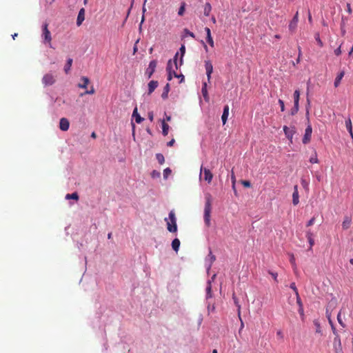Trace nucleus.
Returning a JSON list of instances; mask_svg holds the SVG:
<instances>
[{
    "label": "nucleus",
    "mask_w": 353,
    "mask_h": 353,
    "mask_svg": "<svg viewBox=\"0 0 353 353\" xmlns=\"http://www.w3.org/2000/svg\"><path fill=\"white\" fill-rule=\"evenodd\" d=\"M180 53H181V58L179 61V63L177 61V57L179 55V52H176L174 59L173 63L172 60H170L168 63L167 65V70L168 72V81H170L172 79V74L173 73L175 77H179L177 74L175 72V70L173 69V65H174V67L176 69H178L179 66H181L183 64V57L185 53V47L184 45H181L180 49H179Z\"/></svg>",
    "instance_id": "nucleus-1"
},
{
    "label": "nucleus",
    "mask_w": 353,
    "mask_h": 353,
    "mask_svg": "<svg viewBox=\"0 0 353 353\" xmlns=\"http://www.w3.org/2000/svg\"><path fill=\"white\" fill-rule=\"evenodd\" d=\"M205 203L204 208V221L208 227L210 225V214L212 210V196L210 194L205 195Z\"/></svg>",
    "instance_id": "nucleus-2"
},
{
    "label": "nucleus",
    "mask_w": 353,
    "mask_h": 353,
    "mask_svg": "<svg viewBox=\"0 0 353 353\" xmlns=\"http://www.w3.org/2000/svg\"><path fill=\"white\" fill-rule=\"evenodd\" d=\"M167 222V229L170 232H176L177 231L176 219L174 211L169 213V220L165 219Z\"/></svg>",
    "instance_id": "nucleus-3"
},
{
    "label": "nucleus",
    "mask_w": 353,
    "mask_h": 353,
    "mask_svg": "<svg viewBox=\"0 0 353 353\" xmlns=\"http://www.w3.org/2000/svg\"><path fill=\"white\" fill-rule=\"evenodd\" d=\"M48 24L45 23L42 26V38L44 43H48L50 48H52L51 41L52 37L50 30H48Z\"/></svg>",
    "instance_id": "nucleus-4"
},
{
    "label": "nucleus",
    "mask_w": 353,
    "mask_h": 353,
    "mask_svg": "<svg viewBox=\"0 0 353 353\" xmlns=\"http://www.w3.org/2000/svg\"><path fill=\"white\" fill-rule=\"evenodd\" d=\"M203 175V179L207 181L208 183L212 182L213 174L211 171L208 168H203L202 166L200 170V177H202Z\"/></svg>",
    "instance_id": "nucleus-5"
},
{
    "label": "nucleus",
    "mask_w": 353,
    "mask_h": 353,
    "mask_svg": "<svg viewBox=\"0 0 353 353\" xmlns=\"http://www.w3.org/2000/svg\"><path fill=\"white\" fill-rule=\"evenodd\" d=\"M333 347L335 353H343L341 341L339 336L334 337L333 341Z\"/></svg>",
    "instance_id": "nucleus-6"
},
{
    "label": "nucleus",
    "mask_w": 353,
    "mask_h": 353,
    "mask_svg": "<svg viewBox=\"0 0 353 353\" xmlns=\"http://www.w3.org/2000/svg\"><path fill=\"white\" fill-rule=\"evenodd\" d=\"M55 82V78L51 73L45 74L42 79V83L46 85H51Z\"/></svg>",
    "instance_id": "nucleus-7"
},
{
    "label": "nucleus",
    "mask_w": 353,
    "mask_h": 353,
    "mask_svg": "<svg viewBox=\"0 0 353 353\" xmlns=\"http://www.w3.org/2000/svg\"><path fill=\"white\" fill-rule=\"evenodd\" d=\"M312 128L311 125H308L305 130V134L302 139V141L304 144H307L310 141L312 137Z\"/></svg>",
    "instance_id": "nucleus-8"
},
{
    "label": "nucleus",
    "mask_w": 353,
    "mask_h": 353,
    "mask_svg": "<svg viewBox=\"0 0 353 353\" xmlns=\"http://www.w3.org/2000/svg\"><path fill=\"white\" fill-rule=\"evenodd\" d=\"M157 65V61L156 60H152L150 62L148 68L145 71V74L148 75V78H150L153 73L155 72Z\"/></svg>",
    "instance_id": "nucleus-9"
},
{
    "label": "nucleus",
    "mask_w": 353,
    "mask_h": 353,
    "mask_svg": "<svg viewBox=\"0 0 353 353\" xmlns=\"http://www.w3.org/2000/svg\"><path fill=\"white\" fill-rule=\"evenodd\" d=\"M205 68L206 70L208 81H210L211 79V74L213 72V65L210 61H205Z\"/></svg>",
    "instance_id": "nucleus-10"
},
{
    "label": "nucleus",
    "mask_w": 353,
    "mask_h": 353,
    "mask_svg": "<svg viewBox=\"0 0 353 353\" xmlns=\"http://www.w3.org/2000/svg\"><path fill=\"white\" fill-rule=\"evenodd\" d=\"M299 21V12H296L295 15L294 16L292 20L290 21L289 24V30L292 32H294L297 26V23Z\"/></svg>",
    "instance_id": "nucleus-11"
},
{
    "label": "nucleus",
    "mask_w": 353,
    "mask_h": 353,
    "mask_svg": "<svg viewBox=\"0 0 353 353\" xmlns=\"http://www.w3.org/2000/svg\"><path fill=\"white\" fill-rule=\"evenodd\" d=\"M292 203L294 205H297L299 203V196L297 185L294 186V192L292 193Z\"/></svg>",
    "instance_id": "nucleus-12"
},
{
    "label": "nucleus",
    "mask_w": 353,
    "mask_h": 353,
    "mask_svg": "<svg viewBox=\"0 0 353 353\" xmlns=\"http://www.w3.org/2000/svg\"><path fill=\"white\" fill-rule=\"evenodd\" d=\"M70 127L69 121L65 118H61L59 122V128L63 131H67Z\"/></svg>",
    "instance_id": "nucleus-13"
},
{
    "label": "nucleus",
    "mask_w": 353,
    "mask_h": 353,
    "mask_svg": "<svg viewBox=\"0 0 353 353\" xmlns=\"http://www.w3.org/2000/svg\"><path fill=\"white\" fill-rule=\"evenodd\" d=\"M85 19V10L84 8H81L78 14L77 19V25L78 26H80L83 21Z\"/></svg>",
    "instance_id": "nucleus-14"
},
{
    "label": "nucleus",
    "mask_w": 353,
    "mask_h": 353,
    "mask_svg": "<svg viewBox=\"0 0 353 353\" xmlns=\"http://www.w3.org/2000/svg\"><path fill=\"white\" fill-rule=\"evenodd\" d=\"M283 131H284V133L286 136V137L290 141H292V138H293V135L294 134V131L292 130H290L288 126L286 125H284L283 126Z\"/></svg>",
    "instance_id": "nucleus-15"
},
{
    "label": "nucleus",
    "mask_w": 353,
    "mask_h": 353,
    "mask_svg": "<svg viewBox=\"0 0 353 353\" xmlns=\"http://www.w3.org/2000/svg\"><path fill=\"white\" fill-rule=\"evenodd\" d=\"M159 83L157 81H150L148 83V94H151L157 88Z\"/></svg>",
    "instance_id": "nucleus-16"
},
{
    "label": "nucleus",
    "mask_w": 353,
    "mask_h": 353,
    "mask_svg": "<svg viewBox=\"0 0 353 353\" xmlns=\"http://www.w3.org/2000/svg\"><path fill=\"white\" fill-rule=\"evenodd\" d=\"M229 115V106L228 105L224 106L223 114L221 117L223 124L225 125Z\"/></svg>",
    "instance_id": "nucleus-17"
},
{
    "label": "nucleus",
    "mask_w": 353,
    "mask_h": 353,
    "mask_svg": "<svg viewBox=\"0 0 353 353\" xmlns=\"http://www.w3.org/2000/svg\"><path fill=\"white\" fill-rule=\"evenodd\" d=\"M232 299L234 301V305L237 307V314H238L239 319H241V305L239 304V300L236 298V296H235L234 293H233V294H232Z\"/></svg>",
    "instance_id": "nucleus-18"
},
{
    "label": "nucleus",
    "mask_w": 353,
    "mask_h": 353,
    "mask_svg": "<svg viewBox=\"0 0 353 353\" xmlns=\"http://www.w3.org/2000/svg\"><path fill=\"white\" fill-rule=\"evenodd\" d=\"M344 75H345L344 71H341L337 74V76L334 80V83L335 88H337L339 85L341 81L343 79V77H344Z\"/></svg>",
    "instance_id": "nucleus-19"
},
{
    "label": "nucleus",
    "mask_w": 353,
    "mask_h": 353,
    "mask_svg": "<svg viewBox=\"0 0 353 353\" xmlns=\"http://www.w3.org/2000/svg\"><path fill=\"white\" fill-rule=\"evenodd\" d=\"M351 225V219L348 216H345L342 223V228L343 230H347Z\"/></svg>",
    "instance_id": "nucleus-20"
},
{
    "label": "nucleus",
    "mask_w": 353,
    "mask_h": 353,
    "mask_svg": "<svg viewBox=\"0 0 353 353\" xmlns=\"http://www.w3.org/2000/svg\"><path fill=\"white\" fill-rule=\"evenodd\" d=\"M81 80L83 81V83H79L78 86L81 88H86L90 83L89 79L86 77H82Z\"/></svg>",
    "instance_id": "nucleus-21"
},
{
    "label": "nucleus",
    "mask_w": 353,
    "mask_h": 353,
    "mask_svg": "<svg viewBox=\"0 0 353 353\" xmlns=\"http://www.w3.org/2000/svg\"><path fill=\"white\" fill-rule=\"evenodd\" d=\"M132 116L135 118V121L137 123H141L142 121L143 120V119L138 114L137 108H134L132 113Z\"/></svg>",
    "instance_id": "nucleus-22"
},
{
    "label": "nucleus",
    "mask_w": 353,
    "mask_h": 353,
    "mask_svg": "<svg viewBox=\"0 0 353 353\" xmlns=\"http://www.w3.org/2000/svg\"><path fill=\"white\" fill-rule=\"evenodd\" d=\"M180 246V241L179 239H174L172 242V248L175 252H178Z\"/></svg>",
    "instance_id": "nucleus-23"
},
{
    "label": "nucleus",
    "mask_w": 353,
    "mask_h": 353,
    "mask_svg": "<svg viewBox=\"0 0 353 353\" xmlns=\"http://www.w3.org/2000/svg\"><path fill=\"white\" fill-rule=\"evenodd\" d=\"M170 92V84L167 83L164 87L163 92L161 94V97L163 99H166L168 97V93Z\"/></svg>",
    "instance_id": "nucleus-24"
},
{
    "label": "nucleus",
    "mask_w": 353,
    "mask_h": 353,
    "mask_svg": "<svg viewBox=\"0 0 353 353\" xmlns=\"http://www.w3.org/2000/svg\"><path fill=\"white\" fill-rule=\"evenodd\" d=\"M201 92H202V94H203V97H204V99L206 101H208L209 99V97H208V90H207V83L205 82L203 83V84Z\"/></svg>",
    "instance_id": "nucleus-25"
},
{
    "label": "nucleus",
    "mask_w": 353,
    "mask_h": 353,
    "mask_svg": "<svg viewBox=\"0 0 353 353\" xmlns=\"http://www.w3.org/2000/svg\"><path fill=\"white\" fill-rule=\"evenodd\" d=\"M212 7L210 3H206L204 6L203 14L205 16L208 17L210 14Z\"/></svg>",
    "instance_id": "nucleus-26"
},
{
    "label": "nucleus",
    "mask_w": 353,
    "mask_h": 353,
    "mask_svg": "<svg viewBox=\"0 0 353 353\" xmlns=\"http://www.w3.org/2000/svg\"><path fill=\"white\" fill-rule=\"evenodd\" d=\"M169 130V125L165 123V120L162 121V133L164 136L168 135Z\"/></svg>",
    "instance_id": "nucleus-27"
},
{
    "label": "nucleus",
    "mask_w": 353,
    "mask_h": 353,
    "mask_svg": "<svg viewBox=\"0 0 353 353\" xmlns=\"http://www.w3.org/2000/svg\"><path fill=\"white\" fill-rule=\"evenodd\" d=\"M72 64V59L69 58L67 60V63H65V65L64 66V70H65V73H68L70 70Z\"/></svg>",
    "instance_id": "nucleus-28"
},
{
    "label": "nucleus",
    "mask_w": 353,
    "mask_h": 353,
    "mask_svg": "<svg viewBox=\"0 0 353 353\" xmlns=\"http://www.w3.org/2000/svg\"><path fill=\"white\" fill-rule=\"evenodd\" d=\"M345 126H346V128H347V131L349 132V133L352 134V125L351 119L350 118H348L345 121Z\"/></svg>",
    "instance_id": "nucleus-29"
},
{
    "label": "nucleus",
    "mask_w": 353,
    "mask_h": 353,
    "mask_svg": "<svg viewBox=\"0 0 353 353\" xmlns=\"http://www.w3.org/2000/svg\"><path fill=\"white\" fill-rule=\"evenodd\" d=\"M66 199H74L77 201L79 199V195L77 192H74L72 194H67L65 196Z\"/></svg>",
    "instance_id": "nucleus-30"
},
{
    "label": "nucleus",
    "mask_w": 353,
    "mask_h": 353,
    "mask_svg": "<svg viewBox=\"0 0 353 353\" xmlns=\"http://www.w3.org/2000/svg\"><path fill=\"white\" fill-rule=\"evenodd\" d=\"M185 2H183L181 4V6L179 9V11H178V14L179 16H182L183 15L184 12H185Z\"/></svg>",
    "instance_id": "nucleus-31"
},
{
    "label": "nucleus",
    "mask_w": 353,
    "mask_h": 353,
    "mask_svg": "<svg viewBox=\"0 0 353 353\" xmlns=\"http://www.w3.org/2000/svg\"><path fill=\"white\" fill-rule=\"evenodd\" d=\"M290 262L291 263L294 270L296 269V265L295 262V257L293 254H290Z\"/></svg>",
    "instance_id": "nucleus-32"
},
{
    "label": "nucleus",
    "mask_w": 353,
    "mask_h": 353,
    "mask_svg": "<svg viewBox=\"0 0 353 353\" xmlns=\"http://www.w3.org/2000/svg\"><path fill=\"white\" fill-rule=\"evenodd\" d=\"M156 158H157V160L158 161V162L160 163V164H163L164 162H165V159H164V157L162 154H156Z\"/></svg>",
    "instance_id": "nucleus-33"
},
{
    "label": "nucleus",
    "mask_w": 353,
    "mask_h": 353,
    "mask_svg": "<svg viewBox=\"0 0 353 353\" xmlns=\"http://www.w3.org/2000/svg\"><path fill=\"white\" fill-rule=\"evenodd\" d=\"M300 99V91L296 90L294 92V101H299Z\"/></svg>",
    "instance_id": "nucleus-34"
},
{
    "label": "nucleus",
    "mask_w": 353,
    "mask_h": 353,
    "mask_svg": "<svg viewBox=\"0 0 353 353\" xmlns=\"http://www.w3.org/2000/svg\"><path fill=\"white\" fill-rule=\"evenodd\" d=\"M310 162L311 163H319V160H318V158H317L316 152H314V155L310 157Z\"/></svg>",
    "instance_id": "nucleus-35"
},
{
    "label": "nucleus",
    "mask_w": 353,
    "mask_h": 353,
    "mask_svg": "<svg viewBox=\"0 0 353 353\" xmlns=\"http://www.w3.org/2000/svg\"><path fill=\"white\" fill-rule=\"evenodd\" d=\"M315 39L317 42V43L319 44V46L321 48L323 46V41H321V39H320V36H319V33H316L315 34Z\"/></svg>",
    "instance_id": "nucleus-36"
},
{
    "label": "nucleus",
    "mask_w": 353,
    "mask_h": 353,
    "mask_svg": "<svg viewBox=\"0 0 353 353\" xmlns=\"http://www.w3.org/2000/svg\"><path fill=\"white\" fill-rule=\"evenodd\" d=\"M171 172H172V170H170V168H165L163 170L164 179H167L169 176V175L171 174Z\"/></svg>",
    "instance_id": "nucleus-37"
},
{
    "label": "nucleus",
    "mask_w": 353,
    "mask_h": 353,
    "mask_svg": "<svg viewBox=\"0 0 353 353\" xmlns=\"http://www.w3.org/2000/svg\"><path fill=\"white\" fill-rule=\"evenodd\" d=\"M206 40H207V42L209 43V45L211 47L213 48L214 46V41H213V39L212 37V35H209L208 37H206Z\"/></svg>",
    "instance_id": "nucleus-38"
},
{
    "label": "nucleus",
    "mask_w": 353,
    "mask_h": 353,
    "mask_svg": "<svg viewBox=\"0 0 353 353\" xmlns=\"http://www.w3.org/2000/svg\"><path fill=\"white\" fill-rule=\"evenodd\" d=\"M337 321L339 322V323L343 327H345V325L344 324V323L343 322L342 319H341V312H339L338 315H337Z\"/></svg>",
    "instance_id": "nucleus-39"
},
{
    "label": "nucleus",
    "mask_w": 353,
    "mask_h": 353,
    "mask_svg": "<svg viewBox=\"0 0 353 353\" xmlns=\"http://www.w3.org/2000/svg\"><path fill=\"white\" fill-rule=\"evenodd\" d=\"M95 92V90L93 86L91 87L90 90L85 91L83 94H81V96L83 94H93Z\"/></svg>",
    "instance_id": "nucleus-40"
},
{
    "label": "nucleus",
    "mask_w": 353,
    "mask_h": 353,
    "mask_svg": "<svg viewBox=\"0 0 353 353\" xmlns=\"http://www.w3.org/2000/svg\"><path fill=\"white\" fill-rule=\"evenodd\" d=\"M310 108V101L309 99H307V105H306V117L309 116V111Z\"/></svg>",
    "instance_id": "nucleus-41"
},
{
    "label": "nucleus",
    "mask_w": 353,
    "mask_h": 353,
    "mask_svg": "<svg viewBox=\"0 0 353 353\" xmlns=\"http://www.w3.org/2000/svg\"><path fill=\"white\" fill-rule=\"evenodd\" d=\"M184 32L185 33L186 35H188L192 38H195L194 34L193 32H190L188 29L185 28Z\"/></svg>",
    "instance_id": "nucleus-42"
},
{
    "label": "nucleus",
    "mask_w": 353,
    "mask_h": 353,
    "mask_svg": "<svg viewBox=\"0 0 353 353\" xmlns=\"http://www.w3.org/2000/svg\"><path fill=\"white\" fill-rule=\"evenodd\" d=\"M314 323V325L316 327V332L321 333V329L320 323L317 321H315Z\"/></svg>",
    "instance_id": "nucleus-43"
},
{
    "label": "nucleus",
    "mask_w": 353,
    "mask_h": 353,
    "mask_svg": "<svg viewBox=\"0 0 353 353\" xmlns=\"http://www.w3.org/2000/svg\"><path fill=\"white\" fill-rule=\"evenodd\" d=\"M307 241L310 244L309 250H311L312 249L313 245H314V240L313 238H309L307 239Z\"/></svg>",
    "instance_id": "nucleus-44"
},
{
    "label": "nucleus",
    "mask_w": 353,
    "mask_h": 353,
    "mask_svg": "<svg viewBox=\"0 0 353 353\" xmlns=\"http://www.w3.org/2000/svg\"><path fill=\"white\" fill-rule=\"evenodd\" d=\"M290 288H291L292 290H293V291H294V293H295V295L299 294V292H298V290H297V288H296V287L295 283H292L290 284Z\"/></svg>",
    "instance_id": "nucleus-45"
},
{
    "label": "nucleus",
    "mask_w": 353,
    "mask_h": 353,
    "mask_svg": "<svg viewBox=\"0 0 353 353\" xmlns=\"http://www.w3.org/2000/svg\"><path fill=\"white\" fill-rule=\"evenodd\" d=\"M241 184L245 188H250L251 187V183L249 181H241Z\"/></svg>",
    "instance_id": "nucleus-46"
},
{
    "label": "nucleus",
    "mask_w": 353,
    "mask_h": 353,
    "mask_svg": "<svg viewBox=\"0 0 353 353\" xmlns=\"http://www.w3.org/2000/svg\"><path fill=\"white\" fill-rule=\"evenodd\" d=\"M296 303L299 305V307L303 306V303H302L301 299L300 298L299 294L296 295Z\"/></svg>",
    "instance_id": "nucleus-47"
},
{
    "label": "nucleus",
    "mask_w": 353,
    "mask_h": 353,
    "mask_svg": "<svg viewBox=\"0 0 353 353\" xmlns=\"http://www.w3.org/2000/svg\"><path fill=\"white\" fill-rule=\"evenodd\" d=\"M211 289H212V288H211V284H210V283H208V288H207V289H206V290H207V296H208V297H211V296H212V295H211Z\"/></svg>",
    "instance_id": "nucleus-48"
},
{
    "label": "nucleus",
    "mask_w": 353,
    "mask_h": 353,
    "mask_svg": "<svg viewBox=\"0 0 353 353\" xmlns=\"http://www.w3.org/2000/svg\"><path fill=\"white\" fill-rule=\"evenodd\" d=\"M279 103L281 106V110L283 112L285 110V105L283 101L281 99H279Z\"/></svg>",
    "instance_id": "nucleus-49"
},
{
    "label": "nucleus",
    "mask_w": 353,
    "mask_h": 353,
    "mask_svg": "<svg viewBox=\"0 0 353 353\" xmlns=\"http://www.w3.org/2000/svg\"><path fill=\"white\" fill-rule=\"evenodd\" d=\"M269 274H271V276H272V278L274 279V281L278 282V280H277L278 274L276 272H272L269 271Z\"/></svg>",
    "instance_id": "nucleus-50"
},
{
    "label": "nucleus",
    "mask_w": 353,
    "mask_h": 353,
    "mask_svg": "<svg viewBox=\"0 0 353 353\" xmlns=\"http://www.w3.org/2000/svg\"><path fill=\"white\" fill-rule=\"evenodd\" d=\"M160 176V172L156 171V170H153L152 172V176L153 178H155V177H159Z\"/></svg>",
    "instance_id": "nucleus-51"
},
{
    "label": "nucleus",
    "mask_w": 353,
    "mask_h": 353,
    "mask_svg": "<svg viewBox=\"0 0 353 353\" xmlns=\"http://www.w3.org/2000/svg\"><path fill=\"white\" fill-rule=\"evenodd\" d=\"M341 46L334 50V54L336 56H339L341 54Z\"/></svg>",
    "instance_id": "nucleus-52"
},
{
    "label": "nucleus",
    "mask_w": 353,
    "mask_h": 353,
    "mask_svg": "<svg viewBox=\"0 0 353 353\" xmlns=\"http://www.w3.org/2000/svg\"><path fill=\"white\" fill-rule=\"evenodd\" d=\"M315 218L312 217L307 223V227H310L314 223Z\"/></svg>",
    "instance_id": "nucleus-53"
},
{
    "label": "nucleus",
    "mask_w": 353,
    "mask_h": 353,
    "mask_svg": "<svg viewBox=\"0 0 353 353\" xmlns=\"http://www.w3.org/2000/svg\"><path fill=\"white\" fill-rule=\"evenodd\" d=\"M331 327H332V332L335 335V336H339L338 332H337V330H336V327L334 325V324H332Z\"/></svg>",
    "instance_id": "nucleus-54"
},
{
    "label": "nucleus",
    "mask_w": 353,
    "mask_h": 353,
    "mask_svg": "<svg viewBox=\"0 0 353 353\" xmlns=\"http://www.w3.org/2000/svg\"><path fill=\"white\" fill-rule=\"evenodd\" d=\"M299 110V108H296L295 107H293L291 109V114L292 115L296 114L298 112Z\"/></svg>",
    "instance_id": "nucleus-55"
},
{
    "label": "nucleus",
    "mask_w": 353,
    "mask_h": 353,
    "mask_svg": "<svg viewBox=\"0 0 353 353\" xmlns=\"http://www.w3.org/2000/svg\"><path fill=\"white\" fill-rule=\"evenodd\" d=\"M306 237L307 239H309V238H313V233L309 230L306 232Z\"/></svg>",
    "instance_id": "nucleus-56"
},
{
    "label": "nucleus",
    "mask_w": 353,
    "mask_h": 353,
    "mask_svg": "<svg viewBox=\"0 0 353 353\" xmlns=\"http://www.w3.org/2000/svg\"><path fill=\"white\" fill-rule=\"evenodd\" d=\"M347 12L349 14H352V8H351L350 3H347Z\"/></svg>",
    "instance_id": "nucleus-57"
},
{
    "label": "nucleus",
    "mask_w": 353,
    "mask_h": 353,
    "mask_svg": "<svg viewBox=\"0 0 353 353\" xmlns=\"http://www.w3.org/2000/svg\"><path fill=\"white\" fill-rule=\"evenodd\" d=\"M174 143H175V140L174 139H172V140H170V141L168 142L167 145L169 147H171L174 144Z\"/></svg>",
    "instance_id": "nucleus-58"
},
{
    "label": "nucleus",
    "mask_w": 353,
    "mask_h": 353,
    "mask_svg": "<svg viewBox=\"0 0 353 353\" xmlns=\"http://www.w3.org/2000/svg\"><path fill=\"white\" fill-rule=\"evenodd\" d=\"M205 31L206 32V37H208L209 35H211V31L210 29L208 27L205 28Z\"/></svg>",
    "instance_id": "nucleus-59"
},
{
    "label": "nucleus",
    "mask_w": 353,
    "mask_h": 353,
    "mask_svg": "<svg viewBox=\"0 0 353 353\" xmlns=\"http://www.w3.org/2000/svg\"><path fill=\"white\" fill-rule=\"evenodd\" d=\"M301 184H302V185L303 186V188H306L307 187V185H308V184H307V181H306L305 179H302V180H301Z\"/></svg>",
    "instance_id": "nucleus-60"
},
{
    "label": "nucleus",
    "mask_w": 353,
    "mask_h": 353,
    "mask_svg": "<svg viewBox=\"0 0 353 353\" xmlns=\"http://www.w3.org/2000/svg\"><path fill=\"white\" fill-rule=\"evenodd\" d=\"M148 118L150 120V121H153V119H154L153 112H151L148 113Z\"/></svg>",
    "instance_id": "nucleus-61"
},
{
    "label": "nucleus",
    "mask_w": 353,
    "mask_h": 353,
    "mask_svg": "<svg viewBox=\"0 0 353 353\" xmlns=\"http://www.w3.org/2000/svg\"><path fill=\"white\" fill-rule=\"evenodd\" d=\"M299 312L300 313L301 315H302V316L304 315L303 306L299 307Z\"/></svg>",
    "instance_id": "nucleus-62"
},
{
    "label": "nucleus",
    "mask_w": 353,
    "mask_h": 353,
    "mask_svg": "<svg viewBox=\"0 0 353 353\" xmlns=\"http://www.w3.org/2000/svg\"><path fill=\"white\" fill-rule=\"evenodd\" d=\"M231 178H232L233 186H234V184H235V182H236V179H235V176H234L233 172L232 174V177Z\"/></svg>",
    "instance_id": "nucleus-63"
},
{
    "label": "nucleus",
    "mask_w": 353,
    "mask_h": 353,
    "mask_svg": "<svg viewBox=\"0 0 353 353\" xmlns=\"http://www.w3.org/2000/svg\"><path fill=\"white\" fill-rule=\"evenodd\" d=\"M294 107L299 109V101H294Z\"/></svg>",
    "instance_id": "nucleus-64"
}]
</instances>
